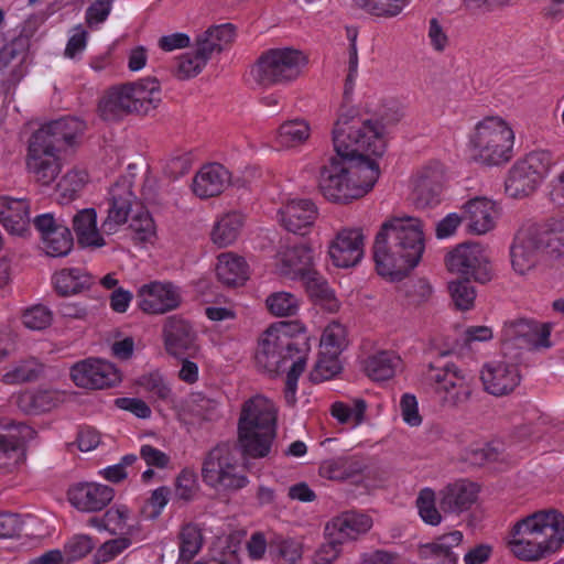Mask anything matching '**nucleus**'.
I'll return each instance as SVG.
<instances>
[{"label": "nucleus", "mask_w": 564, "mask_h": 564, "mask_svg": "<svg viewBox=\"0 0 564 564\" xmlns=\"http://www.w3.org/2000/svg\"><path fill=\"white\" fill-rule=\"evenodd\" d=\"M539 187L557 164L556 156L547 150L531 151L513 163Z\"/></svg>", "instance_id": "obj_32"}, {"label": "nucleus", "mask_w": 564, "mask_h": 564, "mask_svg": "<svg viewBox=\"0 0 564 564\" xmlns=\"http://www.w3.org/2000/svg\"><path fill=\"white\" fill-rule=\"evenodd\" d=\"M425 251L421 219L393 216L382 223L373 245L377 272L391 281L405 278L416 268Z\"/></svg>", "instance_id": "obj_1"}, {"label": "nucleus", "mask_w": 564, "mask_h": 564, "mask_svg": "<svg viewBox=\"0 0 564 564\" xmlns=\"http://www.w3.org/2000/svg\"><path fill=\"white\" fill-rule=\"evenodd\" d=\"M182 302L181 290L167 281L142 284L137 292L139 308L151 315H162L176 310Z\"/></svg>", "instance_id": "obj_15"}, {"label": "nucleus", "mask_w": 564, "mask_h": 564, "mask_svg": "<svg viewBox=\"0 0 564 564\" xmlns=\"http://www.w3.org/2000/svg\"><path fill=\"white\" fill-rule=\"evenodd\" d=\"M379 175L372 163L336 153L321 167L318 188L326 200L347 205L366 196Z\"/></svg>", "instance_id": "obj_5"}, {"label": "nucleus", "mask_w": 564, "mask_h": 564, "mask_svg": "<svg viewBox=\"0 0 564 564\" xmlns=\"http://www.w3.org/2000/svg\"><path fill=\"white\" fill-rule=\"evenodd\" d=\"M269 553L276 564H299L303 557L304 545L299 539L276 536L269 545Z\"/></svg>", "instance_id": "obj_48"}, {"label": "nucleus", "mask_w": 564, "mask_h": 564, "mask_svg": "<svg viewBox=\"0 0 564 564\" xmlns=\"http://www.w3.org/2000/svg\"><path fill=\"white\" fill-rule=\"evenodd\" d=\"M98 113L106 121H117L135 113L128 83L113 86L102 95L98 102Z\"/></svg>", "instance_id": "obj_28"}, {"label": "nucleus", "mask_w": 564, "mask_h": 564, "mask_svg": "<svg viewBox=\"0 0 564 564\" xmlns=\"http://www.w3.org/2000/svg\"><path fill=\"white\" fill-rule=\"evenodd\" d=\"M24 425L0 424V470L10 473L24 460Z\"/></svg>", "instance_id": "obj_26"}, {"label": "nucleus", "mask_w": 564, "mask_h": 564, "mask_svg": "<svg viewBox=\"0 0 564 564\" xmlns=\"http://www.w3.org/2000/svg\"><path fill=\"white\" fill-rule=\"evenodd\" d=\"M539 187L557 164L556 156L547 150L531 151L513 163Z\"/></svg>", "instance_id": "obj_30"}, {"label": "nucleus", "mask_w": 564, "mask_h": 564, "mask_svg": "<svg viewBox=\"0 0 564 564\" xmlns=\"http://www.w3.org/2000/svg\"><path fill=\"white\" fill-rule=\"evenodd\" d=\"M229 182V171L221 164L210 163L196 173L192 188L197 197L209 198L221 194Z\"/></svg>", "instance_id": "obj_27"}, {"label": "nucleus", "mask_w": 564, "mask_h": 564, "mask_svg": "<svg viewBox=\"0 0 564 564\" xmlns=\"http://www.w3.org/2000/svg\"><path fill=\"white\" fill-rule=\"evenodd\" d=\"M106 531L113 535L134 539L140 531V524L135 521L132 510L122 503L111 506L105 512Z\"/></svg>", "instance_id": "obj_40"}, {"label": "nucleus", "mask_w": 564, "mask_h": 564, "mask_svg": "<svg viewBox=\"0 0 564 564\" xmlns=\"http://www.w3.org/2000/svg\"><path fill=\"white\" fill-rule=\"evenodd\" d=\"M463 533L460 531H452L438 536L435 541L420 546V556L422 558L442 560L443 564H456L458 555L453 551L463 542Z\"/></svg>", "instance_id": "obj_38"}, {"label": "nucleus", "mask_w": 564, "mask_h": 564, "mask_svg": "<svg viewBox=\"0 0 564 564\" xmlns=\"http://www.w3.org/2000/svg\"><path fill=\"white\" fill-rule=\"evenodd\" d=\"M479 491V485L471 480H455L440 490V507L444 512L460 514L477 502Z\"/></svg>", "instance_id": "obj_24"}, {"label": "nucleus", "mask_w": 564, "mask_h": 564, "mask_svg": "<svg viewBox=\"0 0 564 564\" xmlns=\"http://www.w3.org/2000/svg\"><path fill=\"white\" fill-rule=\"evenodd\" d=\"M514 131L501 116H486L478 120L468 133V151L471 159L482 165L496 166L512 156Z\"/></svg>", "instance_id": "obj_8"}, {"label": "nucleus", "mask_w": 564, "mask_h": 564, "mask_svg": "<svg viewBox=\"0 0 564 564\" xmlns=\"http://www.w3.org/2000/svg\"><path fill=\"white\" fill-rule=\"evenodd\" d=\"M180 561L191 562L200 551L204 538L202 530L194 523H186L178 533Z\"/></svg>", "instance_id": "obj_54"}, {"label": "nucleus", "mask_w": 564, "mask_h": 564, "mask_svg": "<svg viewBox=\"0 0 564 564\" xmlns=\"http://www.w3.org/2000/svg\"><path fill=\"white\" fill-rule=\"evenodd\" d=\"M216 275L225 285L239 286L249 279V267L242 257L224 252L217 258Z\"/></svg>", "instance_id": "obj_37"}, {"label": "nucleus", "mask_w": 564, "mask_h": 564, "mask_svg": "<svg viewBox=\"0 0 564 564\" xmlns=\"http://www.w3.org/2000/svg\"><path fill=\"white\" fill-rule=\"evenodd\" d=\"M509 553L522 562H540L564 545V514L541 509L513 521L505 538Z\"/></svg>", "instance_id": "obj_2"}, {"label": "nucleus", "mask_w": 564, "mask_h": 564, "mask_svg": "<svg viewBox=\"0 0 564 564\" xmlns=\"http://www.w3.org/2000/svg\"><path fill=\"white\" fill-rule=\"evenodd\" d=\"M276 406L262 394H256L241 404L237 434L243 455L263 458L270 454L276 436Z\"/></svg>", "instance_id": "obj_7"}, {"label": "nucleus", "mask_w": 564, "mask_h": 564, "mask_svg": "<svg viewBox=\"0 0 564 564\" xmlns=\"http://www.w3.org/2000/svg\"><path fill=\"white\" fill-rule=\"evenodd\" d=\"M210 59L195 42L189 52L177 57L174 74L180 79L193 78L203 72Z\"/></svg>", "instance_id": "obj_49"}, {"label": "nucleus", "mask_w": 564, "mask_h": 564, "mask_svg": "<svg viewBox=\"0 0 564 564\" xmlns=\"http://www.w3.org/2000/svg\"><path fill=\"white\" fill-rule=\"evenodd\" d=\"M366 410L367 403L362 399H355L351 404L335 402L330 412L339 423L355 427L364 422Z\"/></svg>", "instance_id": "obj_55"}, {"label": "nucleus", "mask_w": 564, "mask_h": 564, "mask_svg": "<svg viewBox=\"0 0 564 564\" xmlns=\"http://www.w3.org/2000/svg\"><path fill=\"white\" fill-rule=\"evenodd\" d=\"M73 229L78 242L85 247H102L105 240L97 227V213L95 208H84L73 217Z\"/></svg>", "instance_id": "obj_43"}, {"label": "nucleus", "mask_w": 564, "mask_h": 564, "mask_svg": "<svg viewBox=\"0 0 564 564\" xmlns=\"http://www.w3.org/2000/svg\"><path fill=\"white\" fill-rule=\"evenodd\" d=\"M425 377L433 384L436 398L443 408L456 409L471 397V377L454 364H447L442 368L430 365Z\"/></svg>", "instance_id": "obj_10"}, {"label": "nucleus", "mask_w": 564, "mask_h": 564, "mask_svg": "<svg viewBox=\"0 0 564 564\" xmlns=\"http://www.w3.org/2000/svg\"><path fill=\"white\" fill-rule=\"evenodd\" d=\"M134 175L131 172L120 175L108 191L107 217L101 229L106 234H113L124 225L141 203L133 191Z\"/></svg>", "instance_id": "obj_13"}, {"label": "nucleus", "mask_w": 564, "mask_h": 564, "mask_svg": "<svg viewBox=\"0 0 564 564\" xmlns=\"http://www.w3.org/2000/svg\"><path fill=\"white\" fill-rule=\"evenodd\" d=\"M449 272L486 283L491 279L489 257L480 243H463L453 249L445 259Z\"/></svg>", "instance_id": "obj_14"}, {"label": "nucleus", "mask_w": 564, "mask_h": 564, "mask_svg": "<svg viewBox=\"0 0 564 564\" xmlns=\"http://www.w3.org/2000/svg\"><path fill=\"white\" fill-rule=\"evenodd\" d=\"M314 267L313 249L306 243H282L273 257L275 273L296 281Z\"/></svg>", "instance_id": "obj_16"}, {"label": "nucleus", "mask_w": 564, "mask_h": 564, "mask_svg": "<svg viewBox=\"0 0 564 564\" xmlns=\"http://www.w3.org/2000/svg\"><path fill=\"white\" fill-rule=\"evenodd\" d=\"M553 329L552 323H541L530 319V329L523 340V344L536 349H550L553 346L551 340V332Z\"/></svg>", "instance_id": "obj_63"}, {"label": "nucleus", "mask_w": 564, "mask_h": 564, "mask_svg": "<svg viewBox=\"0 0 564 564\" xmlns=\"http://www.w3.org/2000/svg\"><path fill=\"white\" fill-rule=\"evenodd\" d=\"M41 369V365L33 358L21 360L2 376V381L8 384L23 383L36 378Z\"/></svg>", "instance_id": "obj_62"}, {"label": "nucleus", "mask_w": 564, "mask_h": 564, "mask_svg": "<svg viewBox=\"0 0 564 564\" xmlns=\"http://www.w3.org/2000/svg\"><path fill=\"white\" fill-rule=\"evenodd\" d=\"M547 240L543 231L535 226L520 228L510 246V263L513 272L520 276L531 274L541 261L544 252L549 254Z\"/></svg>", "instance_id": "obj_12"}, {"label": "nucleus", "mask_w": 564, "mask_h": 564, "mask_svg": "<svg viewBox=\"0 0 564 564\" xmlns=\"http://www.w3.org/2000/svg\"><path fill=\"white\" fill-rule=\"evenodd\" d=\"M89 182L88 172L79 166L68 170L57 183V191L62 199H75Z\"/></svg>", "instance_id": "obj_53"}, {"label": "nucleus", "mask_w": 564, "mask_h": 564, "mask_svg": "<svg viewBox=\"0 0 564 564\" xmlns=\"http://www.w3.org/2000/svg\"><path fill=\"white\" fill-rule=\"evenodd\" d=\"M539 187L557 164L556 156L547 150L531 151L513 163Z\"/></svg>", "instance_id": "obj_34"}, {"label": "nucleus", "mask_w": 564, "mask_h": 564, "mask_svg": "<svg viewBox=\"0 0 564 564\" xmlns=\"http://www.w3.org/2000/svg\"><path fill=\"white\" fill-rule=\"evenodd\" d=\"M400 365V358L393 351H378L369 356L365 364V371L375 381L392 378Z\"/></svg>", "instance_id": "obj_47"}, {"label": "nucleus", "mask_w": 564, "mask_h": 564, "mask_svg": "<svg viewBox=\"0 0 564 564\" xmlns=\"http://www.w3.org/2000/svg\"><path fill=\"white\" fill-rule=\"evenodd\" d=\"M306 64V55L296 48H270L258 57L249 75L252 83L261 88L289 85L300 77Z\"/></svg>", "instance_id": "obj_9"}, {"label": "nucleus", "mask_w": 564, "mask_h": 564, "mask_svg": "<svg viewBox=\"0 0 564 564\" xmlns=\"http://www.w3.org/2000/svg\"><path fill=\"white\" fill-rule=\"evenodd\" d=\"M0 223L12 235L24 236L30 225V204L24 198L0 197Z\"/></svg>", "instance_id": "obj_29"}, {"label": "nucleus", "mask_w": 564, "mask_h": 564, "mask_svg": "<svg viewBox=\"0 0 564 564\" xmlns=\"http://www.w3.org/2000/svg\"><path fill=\"white\" fill-rule=\"evenodd\" d=\"M43 249L51 257H64L73 247V237L66 226H61L42 239Z\"/></svg>", "instance_id": "obj_58"}, {"label": "nucleus", "mask_w": 564, "mask_h": 564, "mask_svg": "<svg viewBox=\"0 0 564 564\" xmlns=\"http://www.w3.org/2000/svg\"><path fill=\"white\" fill-rule=\"evenodd\" d=\"M265 306L272 315L276 317H288L299 312L300 300L293 293L280 291L267 297Z\"/></svg>", "instance_id": "obj_57"}, {"label": "nucleus", "mask_w": 564, "mask_h": 564, "mask_svg": "<svg viewBox=\"0 0 564 564\" xmlns=\"http://www.w3.org/2000/svg\"><path fill=\"white\" fill-rule=\"evenodd\" d=\"M538 189V186L524 173H521L519 166L512 165L505 181V192L509 197L523 198Z\"/></svg>", "instance_id": "obj_56"}, {"label": "nucleus", "mask_w": 564, "mask_h": 564, "mask_svg": "<svg viewBox=\"0 0 564 564\" xmlns=\"http://www.w3.org/2000/svg\"><path fill=\"white\" fill-rule=\"evenodd\" d=\"M446 181L445 166L437 161L417 170L412 177V189L417 204L426 206L436 203Z\"/></svg>", "instance_id": "obj_19"}, {"label": "nucleus", "mask_w": 564, "mask_h": 564, "mask_svg": "<svg viewBox=\"0 0 564 564\" xmlns=\"http://www.w3.org/2000/svg\"><path fill=\"white\" fill-rule=\"evenodd\" d=\"M68 501L83 512H95L105 508L115 497V490L98 482H79L67 492Z\"/></svg>", "instance_id": "obj_25"}, {"label": "nucleus", "mask_w": 564, "mask_h": 564, "mask_svg": "<svg viewBox=\"0 0 564 564\" xmlns=\"http://www.w3.org/2000/svg\"><path fill=\"white\" fill-rule=\"evenodd\" d=\"M340 354H325V351L318 352V359L311 371V380L321 382L334 378L341 370L339 361Z\"/></svg>", "instance_id": "obj_61"}, {"label": "nucleus", "mask_w": 564, "mask_h": 564, "mask_svg": "<svg viewBox=\"0 0 564 564\" xmlns=\"http://www.w3.org/2000/svg\"><path fill=\"white\" fill-rule=\"evenodd\" d=\"M448 292L457 310L469 311L474 307L477 293L468 279L448 282Z\"/></svg>", "instance_id": "obj_60"}, {"label": "nucleus", "mask_w": 564, "mask_h": 564, "mask_svg": "<svg viewBox=\"0 0 564 564\" xmlns=\"http://www.w3.org/2000/svg\"><path fill=\"white\" fill-rule=\"evenodd\" d=\"M365 468L366 464L357 456H339L324 460L319 474L330 480H347L361 475Z\"/></svg>", "instance_id": "obj_42"}, {"label": "nucleus", "mask_w": 564, "mask_h": 564, "mask_svg": "<svg viewBox=\"0 0 564 564\" xmlns=\"http://www.w3.org/2000/svg\"><path fill=\"white\" fill-rule=\"evenodd\" d=\"M305 285L308 295L328 312H337L340 303L327 281L312 267L300 279Z\"/></svg>", "instance_id": "obj_41"}, {"label": "nucleus", "mask_w": 564, "mask_h": 564, "mask_svg": "<svg viewBox=\"0 0 564 564\" xmlns=\"http://www.w3.org/2000/svg\"><path fill=\"white\" fill-rule=\"evenodd\" d=\"M245 224L240 213L231 212L223 215L214 225L210 239L214 245L225 248L234 243Z\"/></svg>", "instance_id": "obj_45"}, {"label": "nucleus", "mask_w": 564, "mask_h": 564, "mask_svg": "<svg viewBox=\"0 0 564 564\" xmlns=\"http://www.w3.org/2000/svg\"><path fill=\"white\" fill-rule=\"evenodd\" d=\"M462 213L468 231L475 235H485L491 231L499 217L497 203L484 196L468 199L463 204Z\"/></svg>", "instance_id": "obj_23"}, {"label": "nucleus", "mask_w": 564, "mask_h": 564, "mask_svg": "<svg viewBox=\"0 0 564 564\" xmlns=\"http://www.w3.org/2000/svg\"><path fill=\"white\" fill-rule=\"evenodd\" d=\"M166 350L178 356L191 349L195 341V333L191 325L180 318H169L163 328Z\"/></svg>", "instance_id": "obj_36"}, {"label": "nucleus", "mask_w": 564, "mask_h": 564, "mask_svg": "<svg viewBox=\"0 0 564 564\" xmlns=\"http://www.w3.org/2000/svg\"><path fill=\"white\" fill-rule=\"evenodd\" d=\"M290 332L291 324L286 322H278L268 327L259 338L256 364L269 375H276L290 368L284 394L288 403L293 404L299 377L306 367L307 352L294 346Z\"/></svg>", "instance_id": "obj_6"}, {"label": "nucleus", "mask_w": 564, "mask_h": 564, "mask_svg": "<svg viewBox=\"0 0 564 564\" xmlns=\"http://www.w3.org/2000/svg\"><path fill=\"white\" fill-rule=\"evenodd\" d=\"M328 254L338 268L356 265L364 257V235L360 229L339 230L328 246Z\"/></svg>", "instance_id": "obj_20"}, {"label": "nucleus", "mask_w": 564, "mask_h": 564, "mask_svg": "<svg viewBox=\"0 0 564 564\" xmlns=\"http://www.w3.org/2000/svg\"><path fill=\"white\" fill-rule=\"evenodd\" d=\"M135 113L145 115L160 105L161 85L156 78L147 77L128 83Z\"/></svg>", "instance_id": "obj_35"}, {"label": "nucleus", "mask_w": 564, "mask_h": 564, "mask_svg": "<svg viewBox=\"0 0 564 564\" xmlns=\"http://www.w3.org/2000/svg\"><path fill=\"white\" fill-rule=\"evenodd\" d=\"M63 400V394L56 390L39 389L25 391L18 397V405L25 413L50 411Z\"/></svg>", "instance_id": "obj_44"}, {"label": "nucleus", "mask_w": 564, "mask_h": 564, "mask_svg": "<svg viewBox=\"0 0 564 564\" xmlns=\"http://www.w3.org/2000/svg\"><path fill=\"white\" fill-rule=\"evenodd\" d=\"M204 481L218 491L239 490L248 479L239 471L234 449L221 444L213 448L203 465Z\"/></svg>", "instance_id": "obj_11"}, {"label": "nucleus", "mask_w": 564, "mask_h": 564, "mask_svg": "<svg viewBox=\"0 0 564 564\" xmlns=\"http://www.w3.org/2000/svg\"><path fill=\"white\" fill-rule=\"evenodd\" d=\"M236 39V29L230 23L213 25L202 32L195 42L212 58L228 48Z\"/></svg>", "instance_id": "obj_39"}, {"label": "nucleus", "mask_w": 564, "mask_h": 564, "mask_svg": "<svg viewBox=\"0 0 564 564\" xmlns=\"http://www.w3.org/2000/svg\"><path fill=\"white\" fill-rule=\"evenodd\" d=\"M539 187L557 164L556 156L547 150L531 151L513 163Z\"/></svg>", "instance_id": "obj_31"}, {"label": "nucleus", "mask_w": 564, "mask_h": 564, "mask_svg": "<svg viewBox=\"0 0 564 564\" xmlns=\"http://www.w3.org/2000/svg\"><path fill=\"white\" fill-rule=\"evenodd\" d=\"M85 130L77 118H62L43 124L29 139L26 169L41 185L48 186L61 172L59 152L73 145Z\"/></svg>", "instance_id": "obj_4"}, {"label": "nucleus", "mask_w": 564, "mask_h": 564, "mask_svg": "<svg viewBox=\"0 0 564 564\" xmlns=\"http://www.w3.org/2000/svg\"><path fill=\"white\" fill-rule=\"evenodd\" d=\"M415 503L423 522L433 527L442 522L441 511L436 508V494L432 488L421 489Z\"/></svg>", "instance_id": "obj_59"}, {"label": "nucleus", "mask_w": 564, "mask_h": 564, "mask_svg": "<svg viewBox=\"0 0 564 564\" xmlns=\"http://www.w3.org/2000/svg\"><path fill=\"white\" fill-rule=\"evenodd\" d=\"M55 289L63 295L80 292L91 283L90 276L80 269H64L55 273Z\"/></svg>", "instance_id": "obj_52"}, {"label": "nucleus", "mask_w": 564, "mask_h": 564, "mask_svg": "<svg viewBox=\"0 0 564 564\" xmlns=\"http://www.w3.org/2000/svg\"><path fill=\"white\" fill-rule=\"evenodd\" d=\"M74 383L80 388L104 389L120 381L117 368L109 361L88 358L70 368Z\"/></svg>", "instance_id": "obj_17"}, {"label": "nucleus", "mask_w": 564, "mask_h": 564, "mask_svg": "<svg viewBox=\"0 0 564 564\" xmlns=\"http://www.w3.org/2000/svg\"><path fill=\"white\" fill-rule=\"evenodd\" d=\"M316 218L317 207L307 198L289 199L278 212L280 225L285 230L297 235H305Z\"/></svg>", "instance_id": "obj_22"}, {"label": "nucleus", "mask_w": 564, "mask_h": 564, "mask_svg": "<svg viewBox=\"0 0 564 564\" xmlns=\"http://www.w3.org/2000/svg\"><path fill=\"white\" fill-rule=\"evenodd\" d=\"M539 187L557 164L556 156L547 150L531 151L513 163Z\"/></svg>", "instance_id": "obj_33"}, {"label": "nucleus", "mask_w": 564, "mask_h": 564, "mask_svg": "<svg viewBox=\"0 0 564 564\" xmlns=\"http://www.w3.org/2000/svg\"><path fill=\"white\" fill-rule=\"evenodd\" d=\"M354 6L375 19H393L409 6L410 0H351Z\"/></svg>", "instance_id": "obj_46"}, {"label": "nucleus", "mask_w": 564, "mask_h": 564, "mask_svg": "<svg viewBox=\"0 0 564 564\" xmlns=\"http://www.w3.org/2000/svg\"><path fill=\"white\" fill-rule=\"evenodd\" d=\"M403 116L398 109L384 123L381 119L361 118L354 111L339 113L332 132L335 152L370 162L379 169L377 160L386 153L389 142L387 123L394 124Z\"/></svg>", "instance_id": "obj_3"}, {"label": "nucleus", "mask_w": 564, "mask_h": 564, "mask_svg": "<svg viewBox=\"0 0 564 564\" xmlns=\"http://www.w3.org/2000/svg\"><path fill=\"white\" fill-rule=\"evenodd\" d=\"M348 346V332L344 324L338 321L329 322L319 339V349L325 354H341Z\"/></svg>", "instance_id": "obj_51"}, {"label": "nucleus", "mask_w": 564, "mask_h": 564, "mask_svg": "<svg viewBox=\"0 0 564 564\" xmlns=\"http://www.w3.org/2000/svg\"><path fill=\"white\" fill-rule=\"evenodd\" d=\"M373 525L371 517L357 511H345L332 518L325 525V535H330L343 545L357 541Z\"/></svg>", "instance_id": "obj_21"}, {"label": "nucleus", "mask_w": 564, "mask_h": 564, "mask_svg": "<svg viewBox=\"0 0 564 564\" xmlns=\"http://www.w3.org/2000/svg\"><path fill=\"white\" fill-rule=\"evenodd\" d=\"M480 379L486 392L495 397L511 393L520 383L518 365L505 357L491 360L482 366Z\"/></svg>", "instance_id": "obj_18"}, {"label": "nucleus", "mask_w": 564, "mask_h": 564, "mask_svg": "<svg viewBox=\"0 0 564 564\" xmlns=\"http://www.w3.org/2000/svg\"><path fill=\"white\" fill-rule=\"evenodd\" d=\"M311 135V127L304 119L283 122L276 130L275 140L283 148H296L304 144Z\"/></svg>", "instance_id": "obj_50"}, {"label": "nucleus", "mask_w": 564, "mask_h": 564, "mask_svg": "<svg viewBox=\"0 0 564 564\" xmlns=\"http://www.w3.org/2000/svg\"><path fill=\"white\" fill-rule=\"evenodd\" d=\"M133 542L134 539L129 536H118L116 539L104 542L94 554L95 563L105 564L115 560L127 549H129Z\"/></svg>", "instance_id": "obj_64"}]
</instances>
